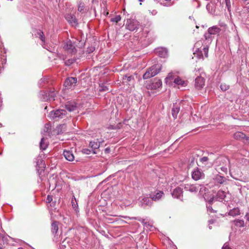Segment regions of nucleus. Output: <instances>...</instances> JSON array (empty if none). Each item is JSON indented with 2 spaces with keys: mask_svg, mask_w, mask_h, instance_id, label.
Listing matches in <instances>:
<instances>
[{
  "mask_svg": "<svg viewBox=\"0 0 249 249\" xmlns=\"http://www.w3.org/2000/svg\"><path fill=\"white\" fill-rule=\"evenodd\" d=\"M221 29L217 26H213L208 28L207 32L205 33L204 36L206 43L210 44L213 40V36L219 34Z\"/></svg>",
  "mask_w": 249,
  "mask_h": 249,
  "instance_id": "nucleus-1",
  "label": "nucleus"
},
{
  "mask_svg": "<svg viewBox=\"0 0 249 249\" xmlns=\"http://www.w3.org/2000/svg\"><path fill=\"white\" fill-rule=\"evenodd\" d=\"M161 69L160 64H156L149 68L143 75L144 79L152 77L159 73Z\"/></svg>",
  "mask_w": 249,
  "mask_h": 249,
  "instance_id": "nucleus-2",
  "label": "nucleus"
},
{
  "mask_svg": "<svg viewBox=\"0 0 249 249\" xmlns=\"http://www.w3.org/2000/svg\"><path fill=\"white\" fill-rule=\"evenodd\" d=\"M66 114V111L64 109L53 110L49 113V117L53 120L57 121L60 119L63 118Z\"/></svg>",
  "mask_w": 249,
  "mask_h": 249,
  "instance_id": "nucleus-3",
  "label": "nucleus"
},
{
  "mask_svg": "<svg viewBox=\"0 0 249 249\" xmlns=\"http://www.w3.org/2000/svg\"><path fill=\"white\" fill-rule=\"evenodd\" d=\"M139 22L135 19H127L125 28L130 31H137L140 27Z\"/></svg>",
  "mask_w": 249,
  "mask_h": 249,
  "instance_id": "nucleus-4",
  "label": "nucleus"
},
{
  "mask_svg": "<svg viewBox=\"0 0 249 249\" xmlns=\"http://www.w3.org/2000/svg\"><path fill=\"white\" fill-rule=\"evenodd\" d=\"M77 82V79L75 77H69L65 81L64 85L67 88L73 89L75 87Z\"/></svg>",
  "mask_w": 249,
  "mask_h": 249,
  "instance_id": "nucleus-5",
  "label": "nucleus"
},
{
  "mask_svg": "<svg viewBox=\"0 0 249 249\" xmlns=\"http://www.w3.org/2000/svg\"><path fill=\"white\" fill-rule=\"evenodd\" d=\"M192 178L196 180L202 179L204 177V174L198 168H196L192 172Z\"/></svg>",
  "mask_w": 249,
  "mask_h": 249,
  "instance_id": "nucleus-6",
  "label": "nucleus"
},
{
  "mask_svg": "<svg viewBox=\"0 0 249 249\" xmlns=\"http://www.w3.org/2000/svg\"><path fill=\"white\" fill-rule=\"evenodd\" d=\"M205 85V79L202 77L198 76L197 77L195 81V86L196 88L197 89H200Z\"/></svg>",
  "mask_w": 249,
  "mask_h": 249,
  "instance_id": "nucleus-7",
  "label": "nucleus"
},
{
  "mask_svg": "<svg viewBox=\"0 0 249 249\" xmlns=\"http://www.w3.org/2000/svg\"><path fill=\"white\" fill-rule=\"evenodd\" d=\"M10 237L0 234V249H4L8 244V239Z\"/></svg>",
  "mask_w": 249,
  "mask_h": 249,
  "instance_id": "nucleus-8",
  "label": "nucleus"
},
{
  "mask_svg": "<svg viewBox=\"0 0 249 249\" xmlns=\"http://www.w3.org/2000/svg\"><path fill=\"white\" fill-rule=\"evenodd\" d=\"M182 193V189L180 187H177L174 190L172 193V196L174 198L182 199L183 197Z\"/></svg>",
  "mask_w": 249,
  "mask_h": 249,
  "instance_id": "nucleus-9",
  "label": "nucleus"
},
{
  "mask_svg": "<svg viewBox=\"0 0 249 249\" xmlns=\"http://www.w3.org/2000/svg\"><path fill=\"white\" fill-rule=\"evenodd\" d=\"M65 18L67 21L72 26H76L77 21L75 17L71 14H68L65 16Z\"/></svg>",
  "mask_w": 249,
  "mask_h": 249,
  "instance_id": "nucleus-10",
  "label": "nucleus"
},
{
  "mask_svg": "<svg viewBox=\"0 0 249 249\" xmlns=\"http://www.w3.org/2000/svg\"><path fill=\"white\" fill-rule=\"evenodd\" d=\"M184 187L186 191L191 193H196L198 190V185L186 184Z\"/></svg>",
  "mask_w": 249,
  "mask_h": 249,
  "instance_id": "nucleus-11",
  "label": "nucleus"
},
{
  "mask_svg": "<svg viewBox=\"0 0 249 249\" xmlns=\"http://www.w3.org/2000/svg\"><path fill=\"white\" fill-rule=\"evenodd\" d=\"M155 53L160 57L165 58L167 56V50L164 48H159L155 50Z\"/></svg>",
  "mask_w": 249,
  "mask_h": 249,
  "instance_id": "nucleus-12",
  "label": "nucleus"
},
{
  "mask_svg": "<svg viewBox=\"0 0 249 249\" xmlns=\"http://www.w3.org/2000/svg\"><path fill=\"white\" fill-rule=\"evenodd\" d=\"M64 48L71 53H74L76 49L71 41L69 40L64 44Z\"/></svg>",
  "mask_w": 249,
  "mask_h": 249,
  "instance_id": "nucleus-13",
  "label": "nucleus"
},
{
  "mask_svg": "<svg viewBox=\"0 0 249 249\" xmlns=\"http://www.w3.org/2000/svg\"><path fill=\"white\" fill-rule=\"evenodd\" d=\"M63 155L68 161H72L74 160V157L72 152L69 150H65L63 151Z\"/></svg>",
  "mask_w": 249,
  "mask_h": 249,
  "instance_id": "nucleus-14",
  "label": "nucleus"
},
{
  "mask_svg": "<svg viewBox=\"0 0 249 249\" xmlns=\"http://www.w3.org/2000/svg\"><path fill=\"white\" fill-rule=\"evenodd\" d=\"M152 199L151 198L144 197L140 202V205L144 208L146 206H150L152 203Z\"/></svg>",
  "mask_w": 249,
  "mask_h": 249,
  "instance_id": "nucleus-15",
  "label": "nucleus"
},
{
  "mask_svg": "<svg viewBox=\"0 0 249 249\" xmlns=\"http://www.w3.org/2000/svg\"><path fill=\"white\" fill-rule=\"evenodd\" d=\"M55 96V93L53 91H51L49 92L46 93V97H42V101H54V97Z\"/></svg>",
  "mask_w": 249,
  "mask_h": 249,
  "instance_id": "nucleus-16",
  "label": "nucleus"
},
{
  "mask_svg": "<svg viewBox=\"0 0 249 249\" xmlns=\"http://www.w3.org/2000/svg\"><path fill=\"white\" fill-rule=\"evenodd\" d=\"M174 83L176 85L180 86L181 87H185L187 85V82L186 81L183 80L178 76H177L175 78Z\"/></svg>",
  "mask_w": 249,
  "mask_h": 249,
  "instance_id": "nucleus-17",
  "label": "nucleus"
},
{
  "mask_svg": "<svg viewBox=\"0 0 249 249\" xmlns=\"http://www.w3.org/2000/svg\"><path fill=\"white\" fill-rule=\"evenodd\" d=\"M226 192L222 190H219L216 194L215 199L220 201H222L226 197Z\"/></svg>",
  "mask_w": 249,
  "mask_h": 249,
  "instance_id": "nucleus-18",
  "label": "nucleus"
},
{
  "mask_svg": "<svg viewBox=\"0 0 249 249\" xmlns=\"http://www.w3.org/2000/svg\"><path fill=\"white\" fill-rule=\"evenodd\" d=\"M89 145L92 150V153L93 154H96V152L95 151V150L99 148L100 143L97 142L90 141Z\"/></svg>",
  "mask_w": 249,
  "mask_h": 249,
  "instance_id": "nucleus-19",
  "label": "nucleus"
},
{
  "mask_svg": "<svg viewBox=\"0 0 249 249\" xmlns=\"http://www.w3.org/2000/svg\"><path fill=\"white\" fill-rule=\"evenodd\" d=\"M163 193L162 191H158L154 194L151 195V197L152 200H159L161 196L163 195Z\"/></svg>",
  "mask_w": 249,
  "mask_h": 249,
  "instance_id": "nucleus-20",
  "label": "nucleus"
},
{
  "mask_svg": "<svg viewBox=\"0 0 249 249\" xmlns=\"http://www.w3.org/2000/svg\"><path fill=\"white\" fill-rule=\"evenodd\" d=\"M49 142L47 138H42L40 142V148L42 150L46 149L48 147Z\"/></svg>",
  "mask_w": 249,
  "mask_h": 249,
  "instance_id": "nucleus-21",
  "label": "nucleus"
},
{
  "mask_svg": "<svg viewBox=\"0 0 249 249\" xmlns=\"http://www.w3.org/2000/svg\"><path fill=\"white\" fill-rule=\"evenodd\" d=\"M66 108L69 111H72L76 109V106L75 102H70L65 105Z\"/></svg>",
  "mask_w": 249,
  "mask_h": 249,
  "instance_id": "nucleus-22",
  "label": "nucleus"
},
{
  "mask_svg": "<svg viewBox=\"0 0 249 249\" xmlns=\"http://www.w3.org/2000/svg\"><path fill=\"white\" fill-rule=\"evenodd\" d=\"M240 210L238 208H234L233 209L231 210L229 213L228 214L229 215L232 216L233 217L237 216L240 215Z\"/></svg>",
  "mask_w": 249,
  "mask_h": 249,
  "instance_id": "nucleus-23",
  "label": "nucleus"
},
{
  "mask_svg": "<svg viewBox=\"0 0 249 249\" xmlns=\"http://www.w3.org/2000/svg\"><path fill=\"white\" fill-rule=\"evenodd\" d=\"M162 86V82L160 80H157L153 82L151 85V89H156L158 88H160Z\"/></svg>",
  "mask_w": 249,
  "mask_h": 249,
  "instance_id": "nucleus-24",
  "label": "nucleus"
},
{
  "mask_svg": "<svg viewBox=\"0 0 249 249\" xmlns=\"http://www.w3.org/2000/svg\"><path fill=\"white\" fill-rule=\"evenodd\" d=\"M233 137L234 139L238 140H241L246 138L245 134L241 132H236L234 134Z\"/></svg>",
  "mask_w": 249,
  "mask_h": 249,
  "instance_id": "nucleus-25",
  "label": "nucleus"
},
{
  "mask_svg": "<svg viewBox=\"0 0 249 249\" xmlns=\"http://www.w3.org/2000/svg\"><path fill=\"white\" fill-rule=\"evenodd\" d=\"M37 36H38V37L41 39V40L44 43L42 45L43 47L44 48L46 49L48 51H49V50L48 49L46 48L45 44V36L44 35V34H43V32H42L41 31H39L37 32Z\"/></svg>",
  "mask_w": 249,
  "mask_h": 249,
  "instance_id": "nucleus-26",
  "label": "nucleus"
},
{
  "mask_svg": "<svg viewBox=\"0 0 249 249\" xmlns=\"http://www.w3.org/2000/svg\"><path fill=\"white\" fill-rule=\"evenodd\" d=\"M58 222L57 221H53L52 224V231L53 234H56L58 230Z\"/></svg>",
  "mask_w": 249,
  "mask_h": 249,
  "instance_id": "nucleus-27",
  "label": "nucleus"
},
{
  "mask_svg": "<svg viewBox=\"0 0 249 249\" xmlns=\"http://www.w3.org/2000/svg\"><path fill=\"white\" fill-rule=\"evenodd\" d=\"M176 78L173 73H169L167 77L165 78V82L166 84H170L172 82V80L175 79Z\"/></svg>",
  "mask_w": 249,
  "mask_h": 249,
  "instance_id": "nucleus-28",
  "label": "nucleus"
},
{
  "mask_svg": "<svg viewBox=\"0 0 249 249\" xmlns=\"http://www.w3.org/2000/svg\"><path fill=\"white\" fill-rule=\"evenodd\" d=\"M179 111V107H178L177 105H174L172 109V115L174 118H176L177 117V115Z\"/></svg>",
  "mask_w": 249,
  "mask_h": 249,
  "instance_id": "nucleus-29",
  "label": "nucleus"
},
{
  "mask_svg": "<svg viewBox=\"0 0 249 249\" xmlns=\"http://www.w3.org/2000/svg\"><path fill=\"white\" fill-rule=\"evenodd\" d=\"M214 179L217 182L220 184L223 183L226 180L225 177L219 175H217L215 176Z\"/></svg>",
  "mask_w": 249,
  "mask_h": 249,
  "instance_id": "nucleus-30",
  "label": "nucleus"
},
{
  "mask_svg": "<svg viewBox=\"0 0 249 249\" xmlns=\"http://www.w3.org/2000/svg\"><path fill=\"white\" fill-rule=\"evenodd\" d=\"M198 188H199V193L200 195L204 196L208 192V189L203 185H198Z\"/></svg>",
  "mask_w": 249,
  "mask_h": 249,
  "instance_id": "nucleus-31",
  "label": "nucleus"
},
{
  "mask_svg": "<svg viewBox=\"0 0 249 249\" xmlns=\"http://www.w3.org/2000/svg\"><path fill=\"white\" fill-rule=\"evenodd\" d=\"M40 158H41V157L39 156V157H37V158L36 159V160H37L36 161V165L40 167L45 168V164L44 161H43V160H41Z\"/></svg>",
  "mask_w": 249,
  "mask_h": 249,
  "instance_id": "nucleus-32",
  "label": "nucleus"
},
{
  "mask_svg": "<svg viewBox=\"0 0 249 249\" xmlns=\"http://www.w3.org/2000/svg\"><path fill=\"white\" fill-rule=\"evenodd\" d=\"M235 225L239 227H244L245 226L244 221L243 220L237 219L234 221Z\"/></svg>",
  "mask_w": 249,
  "mask_h": 249,
  "instance_id": "nucleus-33",
  "label": "nucleus"
},
{
  "mask_svg": "<svg viewBox=\"0 0 249 249\" xmlns=\"http://www.w3.org/2000/svg\"><path fill=\"white\" fill-rule=\"evenodd\" d=\"M71 204L72 207L76 210L78 208V204L76 198L73 196L71 199Z\"/></svg>",
  "mask_w": 249,
  "mask_h": 249,
  "instance_id": "nucleus-34",
  "label": "nucleus"
},
{
  "mask_svg": "<svg viewBox=\"0 0 249 249\" xmlns=\"http://www.w3.org/2000/svg\"><path fill=\"white\" fill-rule=\"evenodd\" d=\"M207 41H205V43L206 45V46H204L203 48V51L204 53V54L206 57L208 56V50H209V45L208 43H206Z\"/></svg>",
  "mask_w": 249,
  "mask_h": 249,
  "instance_id": "nucleus-35",
  "label": "nucleus"
},
{
  "mask_svg": "<svg viewBox=\"0 0 249 249\" xmlns=\"http://www.w3.org/2000/svg\"><path fill=\"white\" fill-rule=\"evenodd\" d=\"M131 219H135L138 220L139 221H141L146 227H148V226H151V225H150V224L149 223H148V222H145V220L143 219H142L141 218H136V217H133Z\"/></svg>",
  "mask_w": 249,
  "mask_h": 249,
  "instance_id": "nucleus-36",
  "label": "nucleus"
},
{
  "mask_svg": "<svg viewBox=\"0 0 249 249\" xmlns=\"http://www.w3.org/2000/svg\"><path fill=\"white\" fill-rule=\"evenodd\" d=\"M131 219H135L138 220L139 221H141L146 227H148V226H151V225H150V224L149 223H148V222H145V220L143 219H142L141 218H136V217H133Z\"/></svg>",
  "mask_w": 249,
  "mask_h": 249,
  "instance_id": "nucleus-37",
  "label": "nucleus"
},
{
  "mask_svg": "<svg viewBox=\"0 0 249 249\" xmlns=\"http://www.w3.org/2000/svg\"><path fill=\"white\" fill-rule=\"evenodd\" d=\"M121 19V17L120 15L116 16L115 17L111 18L110 20L112 22L118 23Z\"/></svg>",
  "mask_w": 249,
  "mask_h": 249,
  "instance_id": "nucleus-38",
  "label": "nucleus"
},
{
  "mask_svg": "<svg viewBox=\"0 0 249 249\" xmlns=\"http://www.w3.org/2000/svg\"><path fill=\"white\" fill-rule=\"evenodd\" d=\"M133 79V77L132 75H125V77L123 78L124 82H130Z\"/></svg>",
  "mask_w": 249,
  "mask_h": 249,
  "instance_id": "nucleus-39",
  "label": "nucleus"
},
{
  "mask_svg": "<svg viewBox=\"0 0 249 249\" xmlns=\"http://www.w3.org/2000/svg\"><path fill=\"white\" fill-rule=\"evenodd\" d=\"M224 1L225 2L226 6L227 8L228 11L230 12L231 9V4L230 0H224Z\"/></svg>",
  "mask_w": 249,
  "mask_h": 249,
  "instance_id": "nucleus-40",
  "label": "nucleus"
},
{
  "mask_svg": "<svg viewBox=\"0 0 249 249\" xmlns=\"http://www.w3.org/2000/svg\"><path fill=\"white\" fill-rule=\"evenodd\" d=\"M74 62V60L72 59H69L67 60H65V64L67 66H70L71 64H73Z\"/></svg>",
  "mask_w": 249,
  "mask_h": 249,
  "instance_id": "nucleus-41",
  "label": "nucleus"
},
{
  "mask_svg": "<svg viewBox=\"0 0 249 249\" xmlns=\"http://www.w3.org/2000/svg\"><path fill=\"white\" fill-rule=\"evenodd\" d=\"M82 152L84 154L89 155L92 152V150L89 149V148H84L82 150Z\"/></svg>",
  "mask_w": 249,
  "mask_h": 249,
  "instance_id": "nucleus-42",
  "label": "nucleus"
},
{
  "mask_svg": "<svg viewBox=\"0 0 249 249\" xmlns=\"http://www.w3.org/2000/svg\"><path fill=\"white\" fill-rule=\"evenodd\" d=\"M220 88H221V89L223 91H225V90H226L229 89V86H227V85H225V84H221V86H220Z\"/></svg>",
  "mask_w": 249,
  "mask_h": 249,
  "instance_id": "nucleus-43",
  "label": "nucleus"
},
{
  "mask_svg": "<svg viewBox=\"0 0 249 249\" xmlns=\"http://www.w3.org/2000/svg\"><path fill=\"white\" fill-rule=\"evenodd\" d=\"M84 5L83 3H80L79 4L78 10L79 12H82L84 10Z\"/></svg>",
  "mask_w": 249,
  "mask_h": 249,
  "instance_id": "nucleus-44",
  "label": "nucleus"
},
{
  "mask_svg": "<svg viewBox=\"0 0 249 249\" xmlns=\"http://www.w3.org/2000/svg\"><path fill=\"white\" fill-rule=\"evenodd\" d=\"M220 169L221 171H222V172L226 173L228 171V168H227V166H222L221 167H220L219 168H217V170H219V169Z\"/></svg>",
  "mask_w": 249,
  "mask_h": 249,
  "instance_id": "nucleus-45",
  "label": "nucleus"
},
{
  "mask_svg": "<svg viewBox=\"0 0 249 249\" xmlns=\"http://www.w3.org/2000/svg\"><path fill=\"white\" fill-rule=\"evenodd\" d=\"M207 210L208 212L210 213H215L216 211H214L211 205L207 206Z\"/></svg>",
  "mask_w": 249,
  "mask_h": 249,
  "instance_id": "nucleus-46",
  "label": "nucleus"
},
{
  "mask_svg": "<svg viewBox=\"0 0 249 249\" xmlns=\"http://www.w3.org/2000/svg\"><path fill=\"white\" fill-rule=\"evenodd\" d=\"M53 200V196L50 195H48L47 196V199H46V202L47 203H50L51 202V201Z\"/></svg>",
  "mask_w": 249,
  "mask_h": 249,
  "instance_id": "nucleus-47",
  "label": "nucleus"
},
{
  "mask_svg": "<svg viewBox=\"0 0 249 249\" xmlns=\"http://www.w3.org/2000/svg\"><path fill=\"white\" fill-rule=\"evenodd\" d=\"M201 44V41H198L195 44V47L196 48V49H197L199 51V48L198 47L200 46Z\"/></svg>",
  "mask_w": 249,
  "mask_h": 249,
  "instance_id": "nucleus-48",
  "label": "nucleus"
},
{
  "mask_svg": "<svg viewBox=\"0 0 249 249\" xmlns=\"http://www.w3.org/2000/svg\"><path fill=\"white\" fill-rule=\"evenodd\" d=\"M208 158L207 157H203L200 159V161L202 162H205L207 161Z\"/></svg>",
  "mask_w": 249,
  "mask_h": 249,
  "instance_id": "nucleus-49",
  "label": "nucleus"
},
{
  "mask_svg": "<svg viewBox=\"0 0 249 249\" xmlns=\"http://www.w3.org/2000/svg\"><path fill=\"white\" fill-rule=\"evenodd\" d=\"M41 94H40V99H41L42 100V97H46V93H47L45 91H43V92H41Z\"/></svg>",
  "mask_w": 249,
  "mask_h": 249,
  "instance_id": "nucleus-50",
  "label": "nucleus"
},
{
  "mask_svg": "<svg viewBox=\"0 0 249 249\" xmlns=\"http://www.w3.org/2000/svg\"><path fill=\"white\" fill-rule=\"evenodd\" d=\"M222 249H231V248L229 246V245H227V244L226 243V244H225L223 245V247H222Z\"/></svg>",
  "mask_w": 249,
  "mask_h": 249,
  "instance_id": "nucleus-51",
  "label": "nucleus"
},
{
  "mask_svg": "<svg viewBox=\"0 0 249 249\" xmlns=\"http://www.w3.org/2000/svg\"><path fill=\"white\" fill-rule=\"evenodd\" d=\"M108 90V88L106 86H105V87L102 88L100 89V91H105V90Z\"/></svg>",
  "mask_w": 249,
  "mask_h": 249,
  "instance_id": "nucleus-52",
  "label": "nucleus"
},
{
  "mask_svg": "<svg viewBox=\"0 0 249 249\" xmlns=\"http://www.w3.org/2000/svg\"><path fill=\"white\" fill-rule=\"evenodd\" d=\"M94 50V48H90L89 49H88V51L89 52V53H90L91 52H92Z\"/></svg>",
  "mask_w": 249,
  "mask_h": 249,
  "instance_id": "nucleus-53",
  "label": "nucleus"
},
{
  "mask_svg": "<svg viewBox=\"0 0 249 249\" xmlns=\"http://www.w3.org/2000/svg\"><path fill=\"white\" fill-rule=\"evenodd\" d=\"M213 199H214V197H212V198H211L209 200V203L210 204H211V203L213 201Z\"/></svg>",
  "mask_w": 249,
  "mask_h": 249,
  "instance_id": "nucleus-54",
  "label": "nucleus"
},
{
  "mask_svg": "<svg viewBox=\"0 0 249 249\" xmlns=\"http://www.w3.org/2000/svg\"><path fill=\"white\" fill-rule=\"evenodd\" d=\"M224 160L225 161L228 162V164L229 163V160L228 159L225 158Z\"/></svg>",
  "mask_w": 249,
  "mask_h": 249,
  "instance_id": "nucleus-55",
  "label": "nucleus"
},
{
  "mask_svg": "<svg viewBox=\"0 0 249 249\" xmlns=\"http://www.w3.org/2000/svg\"><path fill=\"white\" fill-rule=\"evenodd\" d=\"M213 222V220H211L209 221V224H212Z\"/></svg>",
  "mask_w": 249,
  "mask_h": 249,
  "instance_id": "nucleus-56",
  "label": "nucleus"
},
{
  "mask_svg": "<svg viewBox=\"0 0 249 249\" xmlns=\"http://www.w3.org/2000/svg\"><path fill=\"white\" fill-rule=\"evenodd\" d=\"M209 229H212V226H209Z\"/></svg>",
  "mask_w": 249,
  "mask_h": 249,
  "instance_id": "nucleus-57",
  "label": "nucleus"
},
{
  "mask_svg": "<svg viewBox=\"0 0 249 249\" xmlns=\"http://www.w3.org/2000/svg\"><path fill=\"white\" fill-rule=\"evenodd\" d=\"M143 0H139V1H140V2H142V1H143Z\"/></svg>",
  "mask_w": 249,
  "mask_h": 249,
  "instance_id": "nucleus-58",
  "label": "nucleus"
},
{
  "mask_svg": "<svg viewBox=\"0 0 249 249\" xmlns=\"http://www.w3.org/2000/svg\"><path fill=\"white\" fill-rule=\"evenodd\" d=\"M155 71L154 70H152L151 72H154Z\"/></svg>",
  "mask_w": 249,
  "mask_h": 249,
  "instance_id": "nucleus-59",
  "label": "nucleus"
},
{
  "mask_svg": "<svg viewBox=\"0 0 249 249\" xmlns=\"http://www.w3.org/2000/svg\"><path fill=\"white\" fill-rule=\"evenodd\" d=\"M18 249H23L22 248H19Z\"/></svg>",
  "mask_w": 249,
  "mask_h": 249,
  "instance_id": "nucleus-60",
  "label": "nucleus"
}]
</instances>
